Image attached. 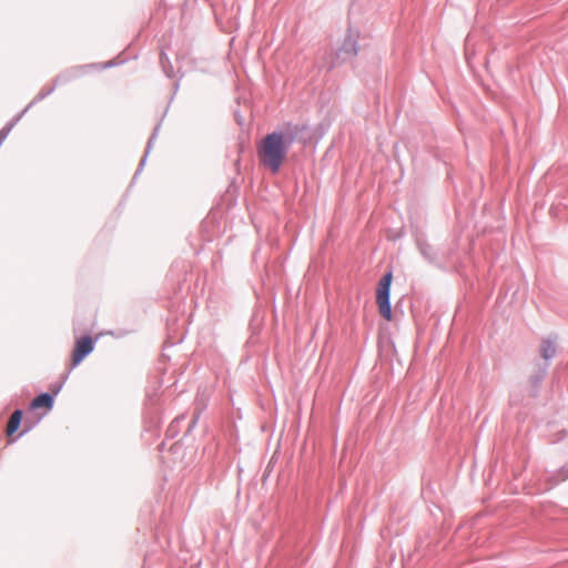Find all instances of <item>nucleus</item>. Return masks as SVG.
Masks as SVG:
<instances>
[{"label": "nucleus", "mask_w": 568, "mask_h": 568, "mask_svg": "<svg viewBox=\"0 0 568 568\" xmlns=\"http://www.w3.org/2000/svg\"><path fill=\"white\" fill-rule=\"evenodd\" d=\"M291 139H285L281 132H272L261 140L257 145V158L260 164L277 173L283 165Z\"/></svg>", "instance_id": "1"}, {"label": "nucleus", "mask_w": 568, "mask_h": 568, "mask_svg": "<svg viewBox=\"0 0 568 568\" xmlns=\"http://www.w3.org/2000/svg\"><path fill=\"white\" fill-rule=\"evenodd\" d=\"M94 348V341L91 336H83L75 341L74 348L71 356L72 367L78 366L85 356H88Z\"/></svg>", "instance_id": "3"}, {"label": "nucleus", "mask_w": 568, "mask_h": 568, "mask_svg": "<svg viewBox=\"0 0 568 568\" xmlns=\"http://www.w3.org/2000/svg\"><path fill=\"white\" fill-rule=\"evenodd\" d=\"M21 419H22V412L21 410H14L12 413V415L10 416V418L8 420V424H7L6 432H7L8 436L13 435L18 430V428H19V426L21 424Z\"/></svg>", "instance_id": "5"}, {"label": "nucleus", "mask_w": 568, "mask_h": 568, "mask_svg": "<svg viewBox=\"0 0 568 568\" xmlns=\"http://www.w3.org/2000/svg\"><path fill=\"white\" fill-rule=\"evenodd\" d=\"M556 353V346L551 341H544L541 344V355L545 359L551 358Z\"/></svg>", "instance_id": "6"}, {"label": "nucleus", "mask_w": 568, "mask_h": 568, "mask_svg": "<svg viewBox=\"0 0 568 568\" xmlns=\"http://www.w3.org/2000/svg\"><path fill=\"white\" fill-rule=\"evenodd\" d=\"M393 281L392 272L386 273L379 281L376 290V303L379 314L386 320L392 321V308L389 304V292Z\"/></svg>", "instance_id": "2"}, {"label": "nucleus", "mask_w": 568, "mask_h": 568, "mask_svg": "<svg viewBox=\"0 0 568 568\" xmlns=\"http://www.w3.org/2000/svg\"><path fill=\"white\" fill-rule=\"evenodd\" d=\"M52 405H53V397L48 393L37 396L31 402V407L33 409H38V408L51 409Z\"/></svg>", "instance_id": "4"}]
</instances>
